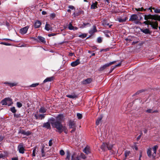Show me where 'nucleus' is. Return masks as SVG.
Listing matches in <instances>:
<instances>
[{"label":"nucleus","mask_w":160,"mask_h":160,"mask_svg":"<svg viewBox=\"0 0 160 160\" xmlns=\"http://www.w3.org/2000/svg\"><path fill=\"white\" fill-rule=\"evenodd\" d=\"M52 126L56 128L58 130L59 133H61L63 131L66 132V128L65 126H63L60 122L55 121L51 122Z\"/></svg>","instance_id":"f257e3e1"},{"label":"nucleus","mask_w":160,"mask_h":160,"mask_svg":"<svg viewBox=\"0 0 160 160\" xmlns=\"http://www.w3.org/2000/svg\"><path fill=\"white\" fill-rule=\"evenodd\" d=\"M116 62V61H114L113 62H110L109 63H107L106 64H105L103 66H101L100 68L99 69V71H101L103 70L104 69H105V68H107V67H109L110 65L114 64L115 62Z\"/></svg>","instance_id":"f03ea898"},{"label":"nucleus","mask_w":160,"mask_h":160,"mask_svg":"<svg viewBox=\"0 0 160 160\" xmlns=\"http://www.w3.org/2000/svg\"><path fill=\"white\" fill-rule=\"evenodd\" d=\"M34 117L36 119L42 120L43 119L45 118L44 114H38V112H37L34 114Z\"/></svg>","instance_id":"7ed1b4c3"},{"label":"nucleus","mask_w":160,"mask_h":160,"mask_svg":"<svg viewBox=\"0 0 160 160\" xmlns=\"http://www.w3.org/2000/svg\"><path fill=\"white\" fill-rule=\"evenodd\" d=\"M18 150L19 151V153L22 154L24 153L25 149L23 147V144L21 143L18 146Z\"/></svg>","instance_id":"20e7f679"},{"label":"nucleus","mask_w":160,"mask_h":160,"mask_svg":"<svg viewBox=\"0 0 160 160\" xmlns=\"http://www.w3.org/2000/svg\"><path fill=\"white\" fill-rule=\"evenodd\" d=\"M158 148V146L157 145L154 146L152 149V151L153 153L152 154V157L153 158H154L156 156V153L157 150Z\"/></svg>","instance_id":"39448f33"},{"label":"nucleus","mask_w":160,"mask_h":160,"mask_svg":"<svg viewBox=\"0 0 160 160\" xmlns=\"http://www.w3.org/2000/svg\"><path fill=\"white\" fill-rule=\"evenodd\" d=\"M18 133H21L22 134L28 136L31 134L29 131H25L23 130H20L18 132Z\"/></svg>","instance_id":"423d86ee"},{"label":"nucleus","mask_w":160,"mask_h":160,"mask_svg":"<svg viewBox=\"0 0 160 160\" xmlns=\"http://www.w3.org/2000/svg\"><path fill=\"white\" fill-rule=\"evenodd\" d=\"M56 121L58 122L61 123V122L64 120V116L63 114H60L56 117Z\"/></svg>","instance_id":"0eeeda50"},{"label":"nucleus","mask_w":160,"mask_h":160,"mask_svg":"<svg viewBox=\"0 0 160 160\" xmlns=\"http://www.w3.org/2000/svg\"><path fill=\"white\" fill-rule=\"evenodd\" d=\"M28 27L27 26L21 28L20 30V32L22 34H24L26 33L28 29Z\"/></svg>","instance_id":"6e6552de"},{"label":"nucleus","mask_w":160,"mask_h":160,"mask_svg":"<svg viewBox=\"0 0 160 160\" xmlns=\"http://www.w3.org/2000/svg\"><path fill=\"white\" fill-rule=\"evenodd\" d=\"M96 26H93V28H91L89 31L88 32L90 34V36L92 35L95 32H97Z\"/></svg>","instance_id":"1a4fd4ad"},{"label":"nucleus","mask_w":160,"mask_h":160,"mask_svg":"<svg viewBox=\"0 0 160 160\" xmlns=\"http://www.w3.org/2000/svg\"><path fill=\"white\" fill-rule=\"evenodd\" d=\"M80 26V28H86L88 27H90L91 26V24L90 23L87 22V23H83L82 24H80L79 25Z\"/></svg>","instance_id":"9d476101"},{"label":"nucleus","mask_w":160,"mask_h":160,"mask_svg":"<svg viewBox=\"0 0 160 160\" xmlns=\"http://www.w3.org/2000/svg\"><path fill=\"white\" fill-rule=\"evenodd\" d=\"M83 152L87 154L90 153V147L88 146H86L83 150Z\"/></svg>","instance_id":"9b49d317"},{"label":"nucleus","mask_w":160,"mask_h":160,"mask_svg":"<svg viewBox=\"0 0 160 160\" xmlns=\"http://www.w3.org/2000/svg\"><path fill=\"white\" fill-rule=\"evenodd\" d=\"M138 18V17L136 14H133L132 15L129 19V21H134L137 20Z\"/></svg>","instance_id":"f8f14e48"},{"label":"nucleus","mask_w":160,"mask_h":160,"mask_svg":"<svg viewBox=\"0 0 160 160\" xmlns=\"http://www.w3.org/2000/svg\"><path fill=\"white\" fill-rule=\"evenodd\" d=\"M3 83L5 84H8L9 86L11 87L16 86L18 84V83L16 82L11 83L7 82H5Z\"/></svg>","instance_id":"ddd939ff"},{"label":"nucleus","mask_w":160,"mask_h":160,"mask_svg":"<svg viewBox=\"0 0 160 160\" xmlns=\"http://www.w3.org/2000/svg\"><path fill=\"white\" fill-rule=\"evenodd\" d=\"M153 9L154 10V12L156 13H160V9H155L153 8ZM155 20H158L160 21V16H157L154 19Z\"/></svg>","instance_id":"4468645a"},{"label":"nucleus","mask_w":160,"mask_h":160,"mask_svg":"<svg viewBox=\"0 0 160 160\" xmlns=\"http://www.w3.org/2000/svg\"><path fill=\"white\" fill-rule=\"evenodd\" d=\"M80 63V62L79 60V59H77L75 61L72 62L71 63V65L72 67H75L79 64Z\"/></svg>","instance_id":"2eb2a0df"},{"label":"nucleus","mask_w":160,"mask_h":160,"mask_svg":"<svg viewBox=\"0 0 160 160\" xmlns=\"http://www.w3.org/2000/svg\"><path fill=\"white\" fill-rule=\"evenodd\" d=\"M34 25L35 28H38L40 26L41 22L37 20L35 22Z\"/></svg>","instance_id":"dca6fc26"},{"label":"nucleus","mask_w":160,"mask_h":160,"mask_svg":"<svg viewBox=\"0 0 160 160\" xmlns=\"http://www.w3.org/2000/svg\"><path fill=\"white\" fill-rule=\"evenodd\" d=\"M98 2L96 1L94 2H92L91 6V9H95L97 8Z\"/></svg>","instance_id":"f3484780"},{"label":"nucleus","mask_w":160,"mask_h":160,"mask_svg":"<svg viewBox=\"0 0 160 160\" xmlns=\"http://www.w3.org/2000/svg\"><path fill=\"white\" fill-rule=\"evenodd\" d=\"M151 27L153 28L157 29L158 28V23L157 21L152 22Z\"/></svg>","instance_id":"a211bd4d"},{"label":"nucleus","mask_w":160,"mask_h":160,"mask_svg":"<svg viewBox=\"0 0 160 160\" xmlns=\"http://www.w3.org/2000/svg\"><path fill=\"white\" fill-rule=\"evenodd\" d=\"M7 105L8 106L11 105L13 103L12 99L9 98H7Z\"/></svg>","instance_id":"6ab92c4d"},{"label":"nucleus","mask_w":160,"mask_h":160,"mask_svg":"<svg viewBox=\"0 0 160 160\" xmlns=\"http://www.w3.org/2000/svg\"><path fill=\"white\" fill-rule=\"evenodd\" d=\"M54 79V77H49L47 78L46 79H45L43 82V83H45L47 82H51Z\"/></svg>","instance_id":"aec40b11"},{"label":"nucleus","mask_w":160,"mask_h":160,"mask_svg":"<svg viewBox=\"0 0 160 160\" xmlns=\"http://www.w3.org/2000/svg\"><path fill=\"white\" fill-rule=\"evenodd\" d=\"M38 39L39 42H40L44 43L46 42L45 39L43 37L41 36H38Z\"/></svg>","instance_id":"412c9836"},{"label":"nucleus","mask_w":160,"mask_h":160,"mask_svg":"<svg viewBox=\"0 0 160 160\" xmlns=\"http://www.w3.org/2000/svg\"><path fill=\"white\" fill-rule=\"evenodd\" d=\"M92 81V80L90 78H88L84 80L83 81L82 83L83 84H89L91 83Z\"/></svg>","instance_id":"4be33fe9"},{"label":"nucleus","mask_w":160,"mask_h":160,"mask_svg":"<svg viewBox=\"0 0 160 160\" xmlns=\"http://www.w3.org/2000/svg\"><path fill=\"white\" fill-rule=\"evenodd\" d=\"M41 155L42 157H48V154H46L44 152L43 149V148H42L41 150Z\"/></svg>","instance_id":"5701e85b"},{"label":"nucleus","mask_w":160,"mask_h":160,"mask_svg":"<svg viewBox=\"0 0 160 160\" xmlns=\"http://www.w3.org/2000/svg\"><path fill=\"white\" fill-rule=\"evenodd\" d=\"M66 97L71 98L74 99L77 97V96L74 94H72L71 95H67Z\"/></svg>","instance_id":"b1692460"},{"label":"nucleus","mask_w":160,"mask_h":160,"mask_svg":"<svg viewBox=\"0 0 160 160\" xmlns=\"http://www.w3.org/2000/svg\"><path fill=\"white\" fill-rule=\"evenodd\" d=\"M102 118V116H101L98 118L96 122V124L97 125H98L100 124Z\"/></svg>","instance_id":"393cba45"},{"label":"nucleus","mask_w":160,"mask_h":160,"mask_svg":"<svg viewBox=\"0 0 160 160\" xmlns=\"http://www.w3.org/2000/svg\"><path fill=\"white\" fill-rule=\"evenodd\" d=\"M43 127L47 129H50V125L49 122H47L43 124Z\"/></svg>","instance_id":"a878e982"},{"label":"nucleus","mask_w":160,"mask_h":160,"mask_svg":"<svg viewBox=\"0 0 160 160\" xmlns=\"http://www.w3.org/2000/svg\"><path fill=\"white\" fill-rule=\"evenodd\" d=\"M107 143H103L101 147V149L103 151H105L107 148Z\"/></svg>","instance_id":"bb28decb"},{"label":"nucleus","mask_w":160,"mask_h":160,"mask_svg":"<svg viewBox=\"0 0 160 160\" xmlns=\"http://www.w3.org/2000/svg\"><path fill=\"white\" fill-rule=\"evenodd\" d=\"M140 30L141 32H142L143 33L145 34H148L150 33V32L149 30L148 29H141Z\"/></svg>","instance_id":"cd10ccee"},{"label":"nucleus","mask_w":160,"mask_h":160,"mask_svg":"<svg viewBox=\"0 0 160 160\" xmlns=\"http://www.w3.org/2000/svg\"><path fill=\"white\" fill-rule=\"evenodd\" d=\"M152 153V151L151 148H150L149 149H148L147 151V154H148V156L150 158L151 157H152V155L151 154Z\"/></svg>","instance_id":"c85d7f7f"},{"label":"nucleus","mask_w":160,"mask_h":160,"mask_svg":"<svg viewBox=\"0 0 160 160\" xmlns=\"http://www.w3.org/2000/svg\"><path fill=\"white\" fill-rule=\"evenodd\" d=\"M46 111L47 109L43 107H41L40 108L39 110V112H40L44 113L45 112H46Z\"/></svg>","instance_id":"c756f323"},{"label":"nucleus","mask_w":160,"mask_h":160,"mask_svg":"<svg viewBox=\"0 0 160 160\" xmlns=\"http://www.w3.org/2000/svg\"><path fill=\"white\" fill-rule=\"evenodd\" d=\"M152 16L151 15H145L144 16V19L146 20H147L148 19H152Z\"/></svg>","instance_id":"7c9ffc66"},{"label":"nucleus","mask_w":160,"mask_h":160,"mask_svg":"<svg viewBox=\"0 0 160 160\" xmlns=\"http://www.w3.org/2000/svg\"><path fill=\"white\" fill-rule=\"evenodd\" d=\"M121 63H120L119 64L116 65H115V66L111 68L109 72L111 73L112 71L116 67H119V66H120L121 65Z\"/></svg>","instance_id":"2f4dec72"},{"label":"nucleus","mask_w":160,"mask_h":160,"mask_svg":"<svg viewBox=\"0 0 160 160\" xmlns=\"http://www.w3.org/2000/svg\"><path fill=\"white\" fill-rule=\"evenodd\" d=\"M113 145L109 143H107V148L109 150H111L112 148Z\"/></svg>","instance_id":"473e14b6"},{"label":"nucleus","mask_w":160,"mask_h":160,"mask_svg":"<svg viewBox=\"0 0 160 160\" xmlns=\"http://www.w3.org/2000/svg\"><path fill=\"white\" fill-rule=\"evenodd\" d=\"M7 98H6L2 101L1 103L2 105H7Z\"/></svg>","instance_id":"72a5a7b5"},{"label":"nucleus","mask_w":160,"mask_h":160,"mask_svg":"<svg viewBox=\"0 0 160 160\" xmlns=\"http://www.w3.org/2000/svg\"><path fill=\"white\" fill-rule=\"evenodd\" d=\"M69 126L71 128L75 127L74 122L72 121H70L69 122Z\"/></svg>","instance_id":"f704fd0d"},{"label":"nucleus","mask_w":160,"mask_h":160,"mask_svg":"<svg viewBox=\"0 0 160 160\" xmlns=\"http://www.w3.org/2000/svg\"><path fill=\"white\" fill-rule=\"evenodd\" d=\"M37 149V147H34L33 148V150L32 151V156L34 157L36 156V151Z\"/></svg>","instance_id":"c9c22d12"},{"label":"nucleus","mask_w":160,"mask_h":160,"mask_svg":"<svg viewBox=\"0 0 160 160\" xmlns=\"http://www.w3.org/2000/svg\"><path fill=\"white\" fill-rule=\"evenodd\" d=\"M87 34L86 33H83L78 36V37L80 38H84L87 37Z\"/></svg>","instance_id":"e433bc0d"},{"label":"nucleus","mask_w":160,"mask_h":160,"mask_svg":"<svg viewBox=\"0 0 160 160\" xmlns=\"http://www.w3.org/2000/svg\"><path fill=\"white\" fill-rule=\"evenodd\" d=\"M73 27L71 23H70L68 25V28L70 30H72Z\"/></svg>","instance_id":"4c0bfd02"},{"label":"nucleus","mask_w":160,"mask_h":160,"mask_svg":"<svg viewBox=\"0 0 160 160\" xmlns=\"http://www.w3.org/2000/svg\"><path fill=\"white\" fill-rule=\"evenodd\" d=\"M67 157L66 159L68 160H69L70 157V153L69 151H68L67 153Z\"/></svg>","instance_id":"58836bf2"},{"label":"nucleus","mask_w":160,"mask_h":160,"mask_svg":"<svg viewBox=\"0 0 160 160\" xmlns=\"http://www.w3.org/2000/svg\"><path fill=\"white\" fill-rule=\"evenodd\" d=\"M50 25L49 24H46L45 26V29L48 31H49L50 30Z\"/></svg>","instance_id":"ea45409f"},{"label":"nucleus","mask_w":160,"mask_h":160,"mask_svg":"<svg viewBox=\"0 0 160 160\" xmlns=\"http://www.w3.org/2000/svg\"><path fill=\"white\" fill-rule=\"evenodd\" d=\"M10 110L13 113H15L16 112V110L15 109V107H14L11 108Z\"/></svg>","instance_id":"a19ab883"},{"label":"nucleus","mask_w":160,"mask_h":160,"mask_svg":"<svg viewBox=\"0 0 160 160\" xmlns=\"http://www.w3.org/2000/svg\"><path fill=\"white\" fill-rule=\"evenodd\" d=\"M146 112L148 113H153L154 112H156V111H153L151 109H148L146 110Z\"/></svg>","instance_id":"79ce46f5"},{"label":"nucleus","mask_w":160,"mask_h":160,"mask_svg":"<svg viewBox=\"0 0 160 160\" xmlns=\"http://www.w3.org/2000/svg\"><path fill=\"white\" fill-rule=\"evenodd\" d=\"M17 106L18 108H20L22 106V104L21 102H17Z\"/></svg>","instance_id":"37998d69"},{"label":"nucleus","mask_w":160,"mask_h":160,"mask_svg":"<svg viewBox=\"0 0 160 160\" xmlns=\"http://www.w3.org/2000/svg\"><path fill=\"white\" fill-rule=\"evenodd\" d=\"M126 20L125 18H119L118 19V21L120 22H125Z\"/></svg>","instance_id":"c03bdc74"},{"label":"nucleus","mask_w":160,"mask_h":160,"mask_svg":"<svg viewBox=\"0 0 160 160\" xmlns=\"http://www.w3.org/2000/svg\"><path fill=\"white\" fill-rule=\"evenodd\" d=\"M80 157L83 159H85L86 158V155L82 153H81Z\"/></svg>","instance_id":"a18cd8bd"},{"label":"nucleus","mask_w":160,"mask_h":160,"mask_svg":"<svg viewBox=\"0 0 160 160\" xmlns=\"http://www.w3.org/2000/svg\"><path fill=\"white\" fill-rule=\"evenodd\" d=\"M130 152L129 151H126L125 152V155L126 157H127L130 154Z\"/></svg>","instance_id":"49530a36"},{"label":"nucleus","mask_w":160,"mask_h":160,"mask_svg":"<svg viewBox=\"0 0 160 160\" xmlns=\"http://www.w3.org/2000/svg\"><path fill=\"white\" fill-rule=\"evenodd\" d=\"M39 84V83H34L30 85V87H35L37 86H38Z\"/></svg>","instance_id":"de8ad7c7"},{"label":"nucleus","mask_w":160,"mask_h":160,"mask_svg":"<svg viewBox=\"0 0 160 160\" xmlns=\"http://www.w3.org/2000/svg\"><path fill=\"white\" fill-rule=\"evenodd\" d=\"M77 116L78 119H81L82 118V115L80 113H78L77 114Z\"/></svg>","instance_id":"09e8293b"},{"label":"nucleus","mask_w":160,"mask_h":160,"mask_svg":"<svg viewBox=\"0 0 160 160\" xmlns=\"http://www.w3.org/2000/svg\"><path fill=\"white\" fill-rule=\"evenodd\" d=\"M135 9L137 11H143V10H144L143 8H135Z\"/></svg>","instance_id":"8fccbe9b"},{"label":"nucleus","mask_w":160,"mask_h":160,"mask_svg":"<svg viewBox=\"0 0 160 160\" xmlns=\"http://www.w3.org/2000/svg\"><path fill=\"white\" fill-rule=\"evenodd\" d=\"M102 39L101 37H98L97 38V42H98L100 43L102 42Z\"/></svg>","instance_id":"3c124183"},{"label":"nucleus","mask_w":160,"mask_h":160,"mask_svg":"<svg viewBox=\"0 0 160 160\" xmlns=\"http://www.w3.org/2000/svg\"><path fill=\"white\" fill-rule=\"evenodd\" d=\"M5 24H6V25L8 27V28L9 30L10 29H11V28L10 26V24H9V23H8L7 22H6Z\"/></svg>","instance_id":"603ef678"},{"label":"nucleus","mask_w":160,"mask_h":160,"mask_svg":"<svg viewBox=\"0 0 160 160\" xmlns=\"http://www.w3.org/2000/svg\"><path fill=\"white\" fill-rule=\"evenodd\" d=\"M60 153L61 155H64L65 152L63 150H61L60 151Z\"/></svg>","instance_id":"864d4df0"},{"label":"nucleus","mask_w":160,"mask_h":160,"mask_svg":"<svg viewBox=\"0 0 160 160\" xmlns=\"http://www.w3.org/2000/svg\"><path fill=\"white\" fill-rule=\"evenodd\" d=\"M68 8L70 9H71L72 10L73 9H75V8H74V7L72 5H69L68 6Z\"/></svg>","instance_id":"5fc2aeb1"},{"label":"nucleus","mask_w":160,"mask_h":160,"mask_svg":"<svg viewBox=\"0 0 160 160\" xmlns=\"http://www.w3.org/2000/svg\"><path fill=\"white\" fill-rule=\"evenodd\" d=\"M56 34L55 33H52L48 34V36L49 37H51V36H54Z\"/></svg>","instance_id":"6e6d98bb"},{"label":"nucleus","mask_w":160,"mask_h":160,"mask_svg":"<svg viewBox=\"0 0 160 160\" xmlns=\"http://www.w3.org/2000/svg\"><path fill=\"white\" fill-rule=\"evenodd\" d=\"M52 145V139L50 140L49 142V145L50 146H51Z\"/></svg>","instance_id":"4d7b16f0"},{"label":"nucleus","mask_w":160,"mask_h":160,"mask_svg":"<svg viewBox=\"0 0 160 160\" xmlns=\"http://www.w3.org/2000/svg\"><path fill=\"white\" fill-rule=\"evenodd\" d=\"M152 22H151L150 21H147V25H150L151 26L152 25Z\"/></svg>","instance_id":"13d9d810"},{"label":"nucleus","mask_w":160,"mask_h":160,"mask_svg":"<svg viewBox=\"0 0 160 160\" xmlns=\"http://www.w3.org/2000/svg\"><path fill=\"white\" fill-rule=\"evenodd\" d=\"M55 16V14L54 13H52L50 14V17L52 18H54Z\"/></svg>","instance_id":"bf43d9fd"},{"label":"nucleus","mask_w":160,"mask_h":160,"mask_svg":"<svg viewBox=\"0 0 160 160\" xmlns=\"http://www.w3.org/2000/svg\"><path fill=\"white\" fill-rule=\"evenodd\" d=\"M142 133H141V134L138 136V137L137 138V139L138 140L140 139V138L142 135Z\"/></svg>","instance_id":"052dcab7"},{"label":"nucleus","mask_w":160,"mask_h":160,"mask_svg":"<svg viewBox=\"0 0 160 160\" xmlns=\"http://www.w3.org/2000/svg\"><path fill=\"white\" fill-rule=\"evenodd\" d=\"M73 15L74 17H76V16H78L79 15V14L78 13H76L74 12L73 13Z\"/></svg>","instance_id":"680f3d73"},{"label":"nucleus","mask_w":160,"mask_h":160,"mask_svg":"<svg viewBox=\"0 0 160 160\" xmlns=\"http://www.w3.org/2000/svg\"><path fill=\"white\" fill-rule=\"evenodd\" d=\"M72 128V129L71 130V133H72L75 131L76 128H75V127L73 128Z\"/></svg>","instance_id":"e2e57ef3"},{"label":"nucleus","mask_w":160,"mask_h":160,"mask_svg":"<svg viewBox=\"0 0 160 160\" xmlns=\"http://www.w3.org/2000/svg\"><path fill=\"white\" fill-rule=\"evenodd\" d=\"M3 138L4 137L3 136H0V141H2V140L3 139Z\"/></svg>","instance_id":"0e129e2a"},{"label":"nucleus","mask_w":160,"mask_h":160,"mask_svg":"<svg viewBox=\"0 0 160 160\" xmlns=\"http://www.w3.org/2000/svg\"><path fill=\"white\" fill-rule=\"evenodd\" d=\"M18 158H12L11 160H18Z\"/></svg>","instance_id":"69168bd1"},{"label":"nucleus","mask_w":160,"mask_h":160,"mask_svg":"<svg viewBox=\"0 0 160 160\" xmlns=\"http://www.w3.org/2000/svg\"><path fill=\"white\" fill-rule=\"evenodd\" d=\"M42 15H45L47 13L45 11H42Z\"/></svg>","instance_id":"338daca9"},{"label":"nucleus","mask_w":160,"mask_h":160,"mask_svg":"<svg viewBox=\"0 0 160 160\" xmlns=\"http://www.w3.org/2000/svg\"><path fill=\"white\" fill-rule=\"evenodd\" d=\"M73 29H72V30H77L78 29V28L77 27H73Z\"/></svg>","instance_id":"774afa93"}]
</instances>
